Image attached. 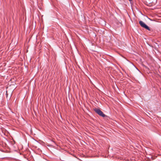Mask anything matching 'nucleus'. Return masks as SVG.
Segmentation results:
<instances>
[{"instance_id": "obj_1", "label": "nucleus", "mask_w": 161, "mask_h": 161, "mask_svg": "<svg viewBox=\"0 0 161 161\" xmlns=\"http://www.w3.org/2000/svg\"><path fill=\"white\" fill-rule=\"evenodd\" d=\"M94 111L97 114L103 117H105L106 115L99 109L95 108L94 109Z\"/></svg>"}, {"instance_id": "obj_2", "label": "nucleus", "mask_w": 161, "mask_h": 161, "mask_svg": "<svg viewBox=\"0 0 161 161\" xmlns=\"http://www.w3.org/2000/svg\"><path fill=\"white\" fill-rule=\"evenodd\" d=\"M142 27L145 28V29H147V30L149 31H151V29H150V28L146 24H145V25H144Z\"/></svg>"}, {"instance_id": "obj_3", "label": "nucleus", "mask_w": 161, "mask_h": 161, "mask_svg": "<svg viewBox=\"0 0 161 161\" xmlns=\"http://www.w3.org/2000/svg\"><path fill=\"white\" fill-rule=\"evenodd\" d=\"M142 27L145 28V29H147V30L149 31H151V29H150V28L146 24H145V25H144Z\"/></svg>"}, {"instance_id": "obj_4", "label": "nucleus", "mask_w": 161, "mask_h": 161, "mask_svg": "<svg viewBox=\"0 0 161 161\" xmlns=\"http://www.w3.org/2000/svg\"><path fill=\"white\" fill-rule=\"evenodd\" d=\"M139 24L142 27H143V26L145 25V24L143 21H139Z\"/></svg>"}, {"instance_id": "obj_5", "label": "nucleus", "mask_w": 161, "mask_h": 161, "mask_svg": "<svg viewBox=\"0 0 161 161\" xmlns=\"http://www.w3.org/2000/svg\"><path fill=\"white\" fill-rule=\"evenodd\" d=\"M129 0L130 1H132V0Z\"/></svg>"}]
</instances>
